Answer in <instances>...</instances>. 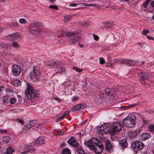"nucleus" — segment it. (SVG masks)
<instances>
[{
    "label": "nucleus",
    "mask_w": 154,
    "mask_h": 154,
    "mask_svg": "<svg viewBox=\"0 0 154 154\" xmlns=\"http://www.w3.org/2000/svg\"><path fill=\"white\" fill-rule=\"evenodd\" d=\"M149 32V31L148 30L145 29L143 30L142 32L143 34L145 35H146Z\"/></svg>",
    "instance_id": "obj_50"
},
{
    "label": "nucleus",
    "mask_w": 154,
    "mask_h": 154,
    "mask_svg": "<svg viewBox=\"0 0 154 154\" xmlns=\"http://www.w3.org/2000/svg\"><path fill=\"white\" fill-rule=\"evenodd\" d=\"M99 137L100 140L102 142H104L105 143H106V140H108L106 139V138H104L102 134L101 136H100Z\"/></svg>",
    "instance_id": "obj_42"
},
{
    "label": "nucleus",
    "mask_w": 154,
    "mask_h": 154,
    "mask_svg": "<svg viewBox=\"0 0 154 154\" xmlns=\"http://www.w3.org/2000/svg\"><path fill=\"white\" fill-rule=\"evenodd\" d=\"M25 150L21 152V154H28V152H33L35 150L33 147L30 146H25Z\"/></svg>",
    "instance_id": "obj_17"
},
{
    "label": "nucleus",
    "mask_w": 154,
    "mask_h": 154,
    "mask_svg": "<svg viewBox=\"0 0 154 154\" xmlns=\"http://www.w3.org/2000/svg\"><path fill=\"white\" fill-rule=\"evenodd\" d=\"M80 24L83 26H88L90 24L89 23L88 21L81 22L80 23Z\"/></svg>",
    "instance_id": "obj_37"
},
{
    "label": "nucleus",
    "mask_w": 154,
    "mask_h": 154,
    "mask_svg": "<svg viewBox=\"0 0 154 154\" xmlns=\"http://www.w3.org/2000/svg\"><path fill=\"white\" fill-rule=\"evenodd\" d=\"M67 142L73 147H76L79 145V143L75 139L74 137H71L68 140Z\"/></svg>",
    "instance_id": "obj_16"
},
{
    "label": "nucleus",
    "mask_w": 154,
    "mask_h": 154,
    "mask_svg": "<svg viewBox=\"0 0 154 154\" xmlns=\"http://www.w3.org/2000/svg\"><path fill=\"white\" fill-rule=\"evenodd\" d=\"M119 144L121 148L122 149L126 148L128 146L126 140L125 139H123L120 140L119 142Z\"/></svg>",
    "instance_id": "obj_22"
},
{
    "label": "nucleus",
    "mask_w": 154,
    "mask_h": 154,
    "mask_svg": "<svg viewBox=\"0 0 154 154\" xmlns=\"http://www.w3.org/2000/svg\"><path fill=\"white\" fill-rule=\"evenodd\" d=\"M12 71L13 74L14 75L18 76L21 73V68L20 66L14 64L12 66Z\"/></svg>",
    "instance_id": "obj_13"
},
{
    "label": "nucleus",
    "mask_w": 154,
    "mask_h": 154,
    "mask_svg": "<svg viewBox=\"0 0 154 154\" xmlns=\"http://www.w3.org/2000/svg\"><path fill=\"white\" fill-rule=\"evenodd\" d=\"M42 27L41 23L34 21L33 23L30 25L29 31L32 35H37L40 33Z\"/></svg>",
    "instance_id": "obj_1"
},
{
    "label": "nucleus",
    "mask_w": 154,
    "mask_h": 154,
    "mask_svg": "<svg viewBox=\"0 0 154 154\" xmlns=\"http://www.w3.org/2000/svg\"><path fill=\"white\" fill-rule=\"evenodd\" d=\"M150 4L151 6L154 8V1L151 2Z\"/></svg>",
    "instance_id": "obj_64"
},
{
    "label": "nucleus",
    "mask_w": 154,
    "mask_h": 154,
    "mask_svg": "<svg viewBox=\"0 0 154 154\" xmlns=\"http://www.w3.org/2000/svg\"><path fill=\"white\" fill-rule=\"evenodd\" d=\"M93 36L95 40H97L99 39V37L98 36L95 34H93Z\"/></svg>",
    "instance_id": "obj_57"
},
{
    "label": "nucleus",
    "mask_w": 154,
    "mask_h": 154,
    "mask_svg": "<svg viewBox=\"0 0 154 154\" xmlns=\"http://www.w3.org/2000/svg\"><path fill=\"white\" fill-rule=\"evenodd\" d=\"M138 45L141 48H143V44L142 43L139 42L138 43Z\"/></svg>",
    "instance_id": "obj_60"
},
{
    "label": "nucleus",
    "mask_w": 154,
    "mask_h": 154,
    "mask_svg": "<svg viewBox=\"0 0 154 154\" xmlns=\"http://www.w3.org/2000/svg\"><path fill=\"white\" fill-rule=\"evenodd\" d=\"M137 133V134L138 135L141 132V130L139 129H138L135 131Z\"/></svg>",
    "instance_id": "obj_58"
},
{
    "label": "nucleus",
    "mask_w": 154,
    "mask_h": 154,
    "mask_svg": "<svg viewBox=\"0 0 154 154\" xmlns=\"http://www.w3.org/2000/svg\"><path fill=\"white\" fill-rule=\"evenodd\" d=\"M100 63L101 64H103L105 63V61L104 59L102 57H100L99 58Z\"/></svg>",
    "instance_id": "obj_45"
},
{
    "label": "nucleus",
    "mask_w": 154,
    "mask_h": 154,
    "mask_svg": "<svg viewBox=\"0 0 154 154\" xmlns=\"http://www.w3.org/2000/svg\"><path fill=\"white\" fill-rule=\"evenodd\" d=\"M44 137H39L35 140V143L36 144H42L43 143Z\"/></svg>",
    "instance_id": "obj_25"
},
{
    "label": "nucleus",
    "mask_w": 154,
    "mask_h": 154,
    "mask_svg": "<svg viewBox=\"0 0 154 154\" xmlns=\"http://www.w3.org/2000/svg\"><path fill=\"white\" fill-rule=\"evenodd\" d=\"M136 118L133 115L128 116L123 120V123L127 127H134L135 125Z\"/></svg>",
    "instance_id": "obj_2"
},
{
    "label": "nucleus",
    "mask_w": 154,
    "mask_h": 154,
    "mask_svg": "<svg viewBox=\"0 0 154 154\" xmlns=\"http://www.w3.org/2000/svg\"><path fill=\"white\" fill-rule=\"evenodd\" d=\"M75 34V36L73 35L70 37V44H74L76 42H79L81 39V37L79 36H75L77 34Z\"/></svg>",
    "instance_id": "obj_18"
},
{
    "label": "nucleus",
    "mask_w": 154,
    "mask_h": 154,
    "mask_svg": "<svg viewBox=\"0 0 154 154\" xmlns=\"http://www.w3.org/2000/svg\"><path fill=\"white\" fill-rule=\"evenodd\" d=\"M57 68L58 69L57 72V73L64 74L66 72L65 69L62 66H60L59 67H57Z\"/></svg>",
    "instance_id": "obj_27"
},
{
    "label": "nucleus",
    "mask_w": 154,
    "mask_h": 154,
    "mask_svg": "<svg viewBox=\"0 0 154 154\" xmlns=\"http://www.w3.org/2000/svg\"><path fill=\"white\" fill-rule=\"evenodd\" d=\"M112 64L110 63H106V66L107 67H110L112 66Z\"/></svg>",
    "instance_id": "obj_63"
},
{
    "label": "nucleus",
    "mask_w": 154,
    "mask_h": 154,
    "mask_svg": "<svg viewBox=\"0 0 154 154\" xmlns=\"http://www.w3.org/2000/svg\"><path fill=\"white\" fill-rule=\"evenodd\" d=\"M147 128L149 131L153 132L154 131V125H149Z\"/></svg>",
    "instance_id": "obj_35"
},
{
    "label": "nucleus",
    "mask_w": 154,
    "mask_h": 154,
    "mask_svg": "<svg viewBox=\"0 0 154 154\" xmlns=\"http://www.w3.org/2000/svg\"><path fill=\"white\" fill-rule=\"evenodd\" d=\"M8 97L7 96H4L2 98V100L3 101V103H7L8 102Z\"/></svg>",
    "instance_id": "obj_36"
},
{
    "label": "nucleus",
    "mask_w": 154,
    "mask_h": 154,
    "mask_svg": "<svg viewBox=\"0 0 154 154\" xmlns=\"http://www.w3.org/2000/svg\"><path fill=\"white\" fill-rule=\"evenodd\" d=\"M40 74L39 67L38 66L34 67L33 71L31 73L30 77L33 80L36 81L38 79Z\"/></svg>",
    "instance_id": "obj_6"
},
{
    "label": "nucleus",
    "mask_w": 154,
    "mask_h": 154,
    "mask_svg": "<svg viewBox=\"0 0 154 154\" xmlns=\"http://www.w3.org/2000/svg\"><path fill=\"white\" fill-rule=\"evenodd\" d=\"M20 36L19 33L18 32L14 33L9 35L8 37V39L11 41L16 40Z\"/></svg>",
    "instance_id": "obj_19"
},
{
    "label": "nucleus",
    "mask_w": 154,
    "mask_h": 154,
    "mask_svg": "<svg viewBox=\"0 0 154 154\" xmlns=\"http://www.w3.org/2000/svg\"><path fill=\"white\" fill-rule=\"evenodd\" d=\"M142 119L143 121V124L146 125L147 124L148 121L147 120H146L144 117H142Z\"/></svg>",
    "instance_id": "obj_47"
},
{
    "label": "nucleus",
    "mask_w": 154,
    "mask_h": 154,
    "mask_svg": "<svg viewBox=\"0 0 154 154\" xmlns=\"http://www.w3.org/2000/svg\"><path fill=\"white\" fill-rule=\"evenodd\" d=\"M61 33L63 36H66L68 35L70 37H71V36H72L73 35L75 36V34H79V32L78 31L77 32H69L63 30L61 31Z\"/></svg>",
    "instance_id": "obj_21"
},
{
    "label": "nucleus",
    "mask_w": 154,
    "mask_h": 154,
    "mask_svg": "<svg viewBox=\"0 0 154 154\" xmlns=\"http://www.w3.org/2000/svg\"><path fill=\"white\" fill-rule=\"evenodd\" d=\"M12 45L15 48H19L20 45L18 44V43L16 42H13L12 44Z\"/></svg>",
    "instance_id": "obj_41"
},
{
    "label": "nucleus",
    "mask_w": 154,
    "mask_h": 154,
    "mask_svg": "<svg viewBox=\"0 0 154 154\" xmlns=\"http://www.w3.org/2000/svg\"><path fill=\"white\" fill-rule=\"evenodd\" d=\"M69 113V111H65L63 114V115L62 116L63 117V118L64 117Z\"/></svg>",
    "instance_id": "obj_51"
},
{
    "label": "nucleus",
    "mask_w": 154,
    "mask_h": 154,
    "mask_svg": "<svg viewBox=\"0 0 154 154\" xmlns=\"http://www.w3.org/2000/svg\"><path fill=\"white\" fill-rule=\"evenodd\" d=\"M8 132V131L6 130H2V129H0V133H6Z\"/></svg>",
    "instance_id": "obj_56"
},
{
    "label": "nucleus",
    "mask_w": 154,
    "mask_h": 154,
    "mask_svg": "<svg viewBox=\"0 0 154 154\" xmlns=\"http://www.w3.org/2000/svg\"><path fill=\"white\" fill-rule=\"evenodd\" d=\"M71 17V16L70 15L65 16L64 17V19H63V21L66 23L69 21Z\"/></svg>",
    "instance_id": "obj_34"
},
{
    "label": "nucleus",
    "mask_w": 154,
    "mask_h": 154,
    "mask_svg": "<svg viewBox=\"0 0 154 154\" xmlns=\"http://www.w3.org/2000/svg\"><path fill=\"white\" fill-rule=\"evenodd\" d=\"M106 141L105 143L106 149L108 151H110L113 148L114 145L109 140H106Z\"/></svg>",
    "instance_id": "obj_23"
},
{
    "label": "nucleus",
    "mask_w": 154,
    "mask_h": 154,
    "mask_svg": "<svg viewBox=\"0 0 154 154\" xmlns=\"http://www.w3.org/2000/svg\"><path fill=\"white\" fill-rule=\"evenodd\" d=\"M14 151V150L13 148L8 146L6 148V152L3 154H11Z\"/></svg>",
    "instance_id": "obj_28"
},
{
    "label": "nucleus",
    "mask_w": 154,
    "mask_h": 154,
    "mask_svg": "<svg viewBox=\"0 0 154 154\" xmlns=\"http://www.w3.org/2000/svg\"><path fill=\"white\" fill-rule=\"evenodd\" d=\"M103 23L105 24L106 26L108 28L112 27L114 25V23L112 22H104Z\"/></svg>",
    "instance_id": "obj_30"
},
{
    "label": "nucleus",
    "mask_w": 154,
    "mask_h": 154,
    "mask_svg": "<svg viewBox=\"0 0 154 154\" xmlns=\"http://www.w3.org/2000/svg\"><path fill=\"white\" fill-rule=\"evenodd\" d=\"M151 136L149 134L147 133H143L139 136V139L145 141L149 139Z\"/></svg>",
    "instance_id": "obj_20"
},
{
    "label": "nucleus",
    "mask_w": 154,
    "mask_h": 154,
    "mask_svg": "<svg viewBox=\"0 0 154 154\" xmlns=\"http://www.w3.org/2000/svg\"><path fill=\"white\" fill-rule=\"evenodd\" d=\"M36 123L35 120H32L29 122L28 124L26 125V128L27 129H29L33 126Z\"/></svg>",
    "instance_id": "obj_26"
},
{
    "label": "nucleus",
    "mask_w": 154,
    "mask_h": 154,
    "mask_svg": "<svg viewBox=\"0 0 154 154\" xmlns=\"http://www.w3.org/2000/svg\"><path fill=\"white\" fill-rule=\"evenodd\" d=\"M136 105V104H131V105H130L128 106H126L125 107V108H126V109H128L129 108H130L131 107H133L134 106Z\"/></svg>",
    "instance_id": "obj_46"
},
{
    "label": "nucleus",
    "mask_w": 154,
    "mask_h": 154,
    "mask_svg": "<svg viewBox=\"0 0 154 154\" xmlns=\"http://www.w3.org/2000/svg\"><path fill=\"white\" fill-rule=\"evenodd\" d=\"M62 154H71V151L68 148H65L63 150Z\"/></svg>",
    "instance_id": "obj_33"
},
{
    "label": "nucleus",
    "mask_w": 154,
    "mask_h": 154,
    "mask_svg": "<svg viewBox=\"0 0 154 154\" xmlns=\"http://www.w3.org/2000/svg\"><path fill=\"white\" fill-rule=\"evenodd\" d=\"M86 107V105L85 104H79L73 106L71 109V110L72 112L77 110L80 111L85 109Z\"/></svg>",
    "instance_id": "obj_14"
},
{
    "label": "nucleus",
    "mask_w": 154,
    "mask_h": 154,
    "mask_svg": "<svg viewBox=\"0 0 154 154\" xmlns=\"http://www.w3.org/2000/svg\"><path fill=\"white\" fill-rule=\"evenodd\" d=\"M13 85L15 86H17L20 85L21 82L19 80L16 79L12 82Z\"/></svg>",
    "instance_id": "obj_29"
},
{
    "label": "nucleus",
    "mask_w": 154,
    "mask_h": 154,
    "mask_svg": "<svg viewBox=\"0 0 154 154\" xmlns=\"http://www.w3.org/2000/svg\"><path fill=\"white\" fill-rule=\"evenodd\" d=\"M131 135L133 137H135L137 135L135 131L131 132Z\"/></svg>",
    "instance_id": "obj_55"
},
{
    "label": "nucleus",
    "mask_w": 154,
    "mask_h": 154,
    "mask_svg": "<svg viewBox=\"0 0 154 154\" xmlns=\"http://www.w3.org/2000/svg\"><path fill=\"white\" fill-rule=\"evenodd\" d=\"M8 25L9 27L11 28L15 27L17 26L18 23L17 22H15L14 23H8Z\"/></svg>",
    "instance_id": "obj_32"
},
{
    "label": "nucleus",
    "mask_w": 154,
    "mask_h": 154,
    "mask_svg": "<svg viewBox=\"0 0 154 154\" xmlns=\"http://www.w3.org/2000/svg\"><path fill=\"white\" fill-rule=\"evenodd\" d=\"M100 143H101L99 140L96 137H93L86 142H84L85 144L89 148L90 146H95L99 145Z\"/></svg>",
    "instance_id": "obj_5"
},
{
    "label": "nucleus",
    "mask_w": 154,
    "mask_h": 154,
    "mask_svg": "<svg viewBox=\"0 0 154 154\" xmlns=\"http://www.w3.org/2000/svg\"><path fill=\"white\" fill-rule=\"evenodd\" d=\"M69 6L71 7H75L77 6V5L75 3H72L69 4Z\"/></svg>",
    "instance_id": "obj_59"
},
{
    "label": "nucleus",
    "mask_w": 154,
    "mask_h": 154,
    "mask_svg": "<svg viewBox=\"0 0 154 154\" xmlns=\"http://www.w3.org/2000/svg\"><path fill=\"white\" fill-rule=\"evenodd\" d=\"M17 121L20 123L23 124L24 123V121H23L22 119H17Z\"/></svg>",
    "instance_id": "obj_52"
},
{
    "label": "nucleus",
    "mask_w": 154,
    "mask_h": 154,
    "mask_svg": "<svg viewBox=\"0 0 154 154\" xmlns=\"http://www.w3.org/2000/svg\"><path fill=\"white\" fill-rule=\"evenodd\" d=\"M147 38L149 39H151L154 40V38L152 37L151 36H147Z\"/></svg>",
    "instance_id": "obj_61"
},
{
    "label": "nucleus",
    "mask_w": 154,
    "mask_h": 154,
    "mask_svg": "<svg viewBox=\"0 0 154 154\" xmlns=\"http://www.w3.org/2000/svg\"><path fill=\"white\" fill-rule=\"evenodd\" d=\"M8 44H5L4 42H1L0 43V48L2 49V52L3 53L4 55H6L8 54Z\"/></svg>",
    "instance_id": "obj_15"
},
{
    "label": "nucleus",
    "mask_w": 154,
    "mask_h": 154,
    "mask_svg": "<svg viewBox=\"0 0 154 154\" xmlns=\"http://www.w3.org/2000/svg\"><path fill=\"white\" fill-rule=\"evenodd\" d=\"M17 96L18 98V100L19 101V103H21L22 101V100L21 99V96L19 95H17Z\"/></svg>",
    "instance_id": "obj_54"
},
{
    "label": "nucleus",
    "mask_w": 154,
    "mask_h": 154,
    "mask_svg": "<svg viewBox=\"0 0 154 154\" xmlns=\"http://www.w3.org/2000/svg\"><path fill=\"white\" fill-rule=\"evenodd\" d=\"M150 0H146L145 2H144L143 4V6L145 8H146L147 5L149 3Z\"/></svg>",
    "instance_id": "obj_39"
},
{
    "label": "nucleus",
    "mask_w": 154,
    "mask_h": 154,
    "mask_svg": "<svg viewBox=\"0 0 154 154\" xmlns=\"http://www.w3.org/2000/svg\"><path fill=\"white\" fill-rule=\"evenodd\" d=\"M122 126L118 122L112 124L110 130V134L112 136L115 135L122 130Z\"/></svg>",
    "instance_id": "obj_4"
},
{
    "label": "nucleus",
    "mask_w": 154,
    "mask_h": 154,
    "mask_svg": "<svg viewBox=\"0 0 154 154\" xmlns=\"http://www.w3.org/2000/svg\"><path fill=\"white\" fill-rule=\"evenodd\" d=\"M138 76L140 78L141 84H144L145 80H147L148 78V75L147 74L143 72H140L138 74Z\"/></svg>",
    "instance_id": "obj_12"
},
{
    "label": "nucleus",
    "mask_w": 154,
    "mask_h": 154,
    "mask_svg": "<svg viewBox=\"0 0 154 154\" xmlns=\"http://www.w3.org/2000/svg\"><path fill=\"white\" fill-rule=\"evenodd\" d=\"M123 63L129 66H133L134 65L135 63V61L133 60L123 59H121L119 60H115L114 61V63Z\"/></svg>",
    "instance_id": "obj_9"
},
{
    "label": "nucleus",
    "mask_w": 154,
    "mask_h": 154,
    "mask_svg": "<svg viewBox=\"0 0 154 154\" xmlns=\"http://www.w3.org/2000/svg\"><path fill=\"white\" fill-rule=\"evenodd\" d=\"M27 88L25 91V94L28 99L34 98L37 94L36 91L32 89L31 85L29 83H26Z\"/></svg>",
    "instance_id": "obj_3"
},
{
    "label": "nucleus",
    "mask_w": 154,
    "mask_h": 154,
    "mask_svg": "<svg viewBox=\"0 0 154 154\" xmlns=\"http://www.w3.org/2000/svg\"><path fill=\"white\" fill-rule=\"evenodd\" d=\"M64 118H63V117L62 116L60 117H58L57 119L56 122H59Z\"/></svg>",
    "instance_id": "obj_53"
},
{
    "label": "nucleus",
    "mask_w": 154,
    "mask_h": 154,
    "mask_svg": "<svg viewBox=\"0 0 154 154\" xmlns=\"http://www.w3.org/2000/svg\"><path fill=\"white\" fill-rule=\"evenodd\" d=\"M73 69L76 71L77 72H82V69H80L75 67V66H73Z\"/></svg>",
    "instance_id": "obj_38"
},
{
    "label": "nucleus",
    "mask_w": 154,
    "mask_h": 154,
    "mask_svg": "<svg viewBox=\"0 0 154 154\" xmlns=\"http://www.w3.org/2000/svg\"><path fill=\"white\" fill-rule=\"evenodd\" d=\"M99 97L101 99L104 98L105 97V94L103 93H100L99 94Z\"/></svg>",
    "instance_id": "obj_48"
},
{
    "label": "nucleus",
    "mask_w": 154,
    "mask_h": 154,
    "mask_svg": "<svg viewBox=\"0 0 154 154\" xmlns=\"http://www.w3.org/2000/svg\"><path fill=\"white\" fill-rule=\"evenodd\" d=\"M64 134L63 132H62L61 131H59V132H58V135L60 136Z\"/></svg>",
    "instance_id": "obj_62"
},
{
    "label": "nucleus",
    "mask_w": 154,
    "mask_h": 154,
    "mask_svg": "<svg viewBox=\"0 0 154 154\" xmlns=\"http://www.w3.org/2000/svg\"><path fill=\"white\" fill-rule=\"evenodd\" d=\"M77 152L80 154H85V152L83 149L81 148H79L78 149Z\"/></svg>",
    "instance_id": "obj_40"
},
{
    "label": "nucleus",
    "mask_w": 154,
    "mask_h": 154,
    "mask_svg": "<svg viewBox=\"0 0 154 154\" xmlns=\"http://www.w3.org/2000/svg\"><path fill=\"white\" fill-rule=\"evenodd\" d=\"M62 64V62L60 60H53L51 61L47 60L45 62L46 65L53 66L55 65L56 68H57L58 66L61 65Z\"/></svg>",
    "instance_id": "obj_10"
},
{
    "label": "nucleus",
    "mask_w": 154,
    "mask_h": 154,
    "mask_svg": "<svg viewBox=\"0 0 154 154\" xmlns=\"http://www.w3.org/2000/svg\"><path fill=\"white\" fill-rule=\"evenodd\" d=\"M144 144L140 141H136L133 142L131 144V148L134 150H141L144 148Z\"/></svg>",
    "instance_id": "obj_8"
},
{
    "label": "nucleus",
    "mask_w": 154,
    "mask_h": 154,
    "mask_svg": "<svg viewBox=\"0 0 154 154\" xmlns=\"http://www.w3.org/2000/svg\"><path fill=\"white\" fill-rule=\"evenodd\" d=\"M16 101V99L15 98L13 97L10 99V103L11 104H14Z\"/></svg>",
    "instance_id": "obj_43"
},
{
    "label": "nucleus",
    "mask_w": 154,
    "mask_h": 154,
    "mask_svg": "<svg viewBox=\"0 0 154 154\" xmlns=\"http://www.w3.org/2000/svg\"><path fill=\"white\" fill-rule=\"evenodd\" d=\"M105 91L107 95L109 96L113 95L115 92V91L113 88H106L105 89Z\"/></svg>",
    "instance_id": "obj_24"
},
{
    "label": "nucleus",
    "mask_w": 154,
    "mask_h": 154,
    "mask_svg": "<svg viewBox=\"0 0 154 154\" xmlns=\"http://www.w3.org/2000/svg\"><path fill=\"white\" fill-rule=\"evenodd\" d=\"M110 128L108 125L103 124L100 127L99 131L100 134L103 135L108 133L109 132L110 133Z\"/></svg>",
    "instance_id": "obj_11"
},
{
    "label": "nucleus",
    "mask_w": 154,
    "mask_h": 154,
    "mask_svg": "<svg viewBox=\"0 0 154 154\" xmlns=\"http://www.w3.org/2000/svg\"><path fill=\"white\" fill-rule=\"evenodd\" d=\"M99 144L96 146H90L89 148L91 150H93L96 154H100L103 152L104 147L101 143H100Z\"/></svg>",
    "instance_id": "obj_7"
},
{
    "label": "nucleus",
    "mask_w": 154,
    "mask_h": 154,
    "mask_svg": "<svg viewBox=\"0 0 154 154\" xmlns=\"http://www.w3.org/2000/svg\"><path fill=\"white\" fill-rule=\"evenodd\" d=\"M19 22L21 23H26V20L24 18H21L19 20Z\"/></svg>",
    "instance_id": "obj_44"
},
{
    "label": "nucleus",
    "mask_w": 154,
    "mask_h": 154,
    "mask_svg": "<svg viewBox=\"0 0 154 154\" xmlns=\"http://www.w3.org/2000/svg\"><path fill=\"white\" fill-rule=\"evenodd\" d=\"M2 140L5 143H8L10 140V138L8 136H5L2 137Z\"/></svg>",
    "instance_id": "obj_31"
},
{
    "label": "nucleus",
    "mask_w": 154,
    "mask_h": 154,
    "mask_svg": "<svg viewBox=\"0 0 154 154\" xmlns=\"http://www.w3.org/2000/svg\"><path fill=\"white\" fill-rule=\"evenodd\" d=\"M49 7L50 8H52V9H54L55 10H57L58 8V7L56 6H55L54 5H50L49 6Z\"/></svg>",
    "instance_id": "obj_49"
}]
</instances>
